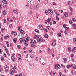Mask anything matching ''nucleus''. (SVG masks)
I'll return each mask as SVG.
<instances>
[{
    "mask_svg": "<svg viewBox=\"0 0 76 76\" xmlns=\"http://www.w3.org/2000/svg\"><path fill=\"white\" fill-rule=\"evenodd\" d=\"M9 38V35H7L6 37V39H8Z\"/></svg>",
    "mask_w": 76,
    "mask_h": 76,
    "instance_id": "a19ab883",
    "label": "nucleus"
},
{
    "mask_svg": "<svg viewBox=\"0 0 76 76\" xmlns=\"http://www.w3.org/2000/svg\"><path fill=\"white\" fill-rule=\"evenodd\" d=\"M63 27H64V28H66V25L64 24L63 25Z\"/></svg>",
    "mask_w": 76,
    "mask_h": 76,
    "instance_id": "09e8293b",
    "label": "nucleus"
},
{
    "mask_svg": "<svg viewBox=\"0 0 76 76\" xmlns=\"http://www.w3.org/2000/svg\"><path fill=\"white\" fill-rule=\"evenodd\" d=\"M70 3H71V1H69L68 2V3L67 4L68 5H70Z\"/></svg>",
    "mask_w": 76,
    "mask_h": 76,
    "instance_id": "f704fd0d",
    "label": "nucleus"
},
{
    "mask_svg": "<svg viewBox=\"0 0 76 76\" xmlns=\"http://www.w3.org/2000/svg\"><path fill=\"white\" fill-rule=\"evenodd\" d=\"M25 39H26V41L27 40V41H29V37H25Z\"/></svg>",
    "mask_w": 76,
    "mask_h": 76,
    "instance_id": "f8f14e48",
    "label": "nucleus"
},
{
    "mask_svg": "<svg viewBox=\"0 0 76 76\" xmlns=\"http://www.w3.org/2000/svg\"><path fill=\"white\" fill-rule=\"evenodd\" d=\"M50 75L51 76H53V72L52 71L50 72Z\"/></svg>",
    "mask_w": 76,
    "mask_h": 76,
    "instance_id": "603ef678",
    "label": "nucleus"
},
{
    "mask_svg": "<svg viewBox=\"0 0 76 76\" xmlns=\"http://www.w3.org/2000/svg\"><path fill=\"white\" fill-rule=\"evenodd\" d=\"M69 22L70 24H72V23H73V22L72 21V20H70L69 21Z\"/></svg>",
    "mask_w": 76,
    "mask_h": 76,
    "instance_id": "2f4dec72",
    "label": "nucleus"
},
{
    "mask_svg": "<svg viewBox=\"0 0 76 76\" xmlns=\"http://www.w3.org/2000/svg\"><path fill=\"white\" fill-rule=\"evenodd\" d=\"M18 30H19V31H20L21 30L20 29V27H18Z\"/></svg>",
    "mask_w": 76,
    "mask_h": 76,
    "instance_id": "c03bdc74",
    "label": "nucleus"
},
{
    "mask_svg": "<svg viewBox=\"0 0 76 76\" xmlns=\"http://www.w3.org/2000/svg\"><path fill=\"white\" fill-rule=\"evenodd\" d=\"M72 62H74L75 61L74 60V59H72Z\"/></svg>",
    "mask_w": 76,
    "mask_h": 76,
    "instance_id": "69168bd1",
    "label": "nucleus"
},
{
    "mask_svg": "<svg viewBox=\"0 0 76 76\" xmlns=\"http://www.w3.org/2000/svg\"><path fill=\"white\" fill-rule=\"evenodd\" d=\"M35 60H36V61H38V57H36Z\"/></svg>",
    "mask_w": 76,
    "mask_h": 76,
    "instance_id": "de8ad7c7",
    "label": "nucleus"
},
{
    "mask_svg": "<svg viewBox=\"0 0 76 76\" xmlns=\"http://www.w3.org/2000/svg\"><path fill=\"white\" fill-rule=\"evenodd\" d=\"M44 37L45 38H48V34H45L44 35Z\"/></svg>",
    "mask_w": 76,
    "mask_h": 76,
    "instance_id": "f3484780",
    "label": "nucleus"
},
{
    "mask_svg": "<svg viewBox=\"0 0 76 76\" xmlns=\"http://www.w3.org/2000/svg\"><path fill=\"white\" fill-rule=\"evenodd\" d=\"M26 42V40H25V39L24 41V43L25 44V46H28V44Z\"/></svg>",
    "mask_w": 76,
    "mask_h": 76,
    "instance_id": "ddd939ff",
    "label": "nucleus"
},
{
    "mask_svg": "<svg viewBox=\"0 0 76 76\" xmlns=\"http://www.w3.org/2000/svg\"><path fill=\"white\" fill-rule=\"evenodd\" d=\"M36 8H37V9H38V8L39 7L38 6V5L37 4L36 6Z\"/></svg>",
    "mask_w": 76,
    "mask_h": 76,
    "instance_id": "5fc2aeb1",
    "label": "nucleus"
},
{
    "mask_svg": "<svg viewBox=\"0 0 76 76\" xmlns=\"http://www.w3.org/2000/svg\"><path fill=\"white\" fill-rule=\"evenodd\" d=\"M60 32L61 33H63V30H62V29H61L60 30Z\"/></svg>",
    "mask_w": 76,
    "mask_h": 76,
    "instance_id": "3c124183",
    "label": "nucleus"
},
{
    "mask_svg": "<svg viewBox=\"0 0 76 76\" xmlns=\"http://www.w3.org/2000/svg\"><path fill=\"white\" fill-rule=\"evenodd\" d=\"M44 30L45 31H46V32H48V30H47V29H44Z\"/></svg>",
    "mask_w": 76,
    "mask_h": 76,
    "instance_id": "49530a36",
    "label": "nucleus"
},
{
    "mask_svg": "<svg viewBox=\"0 0 76 76\" xmlns=\"http://www.w3.org/2000/svg\"><path fill=\"white\" fill-rule=\"evenodd\" d=\"M37 42L39 44H40L41 43V42H45V40H43V39L42 38H39L38 39H37Z\"/></svg>",
    "mask_w": 76,
    "mask_h": 76,
    "instance_id": "f257e3e1",
    "label": "nucleus"
},
{
    "mask_svg": "<svg viewBox=\"0 0 76 76\" xmlns=\"http://www.w3.org/2000/svg\"><path fill=\"white\" fill-rule=\"evenodd\" d=\"M69 9L70 10L71 12H73V9L71 7H69Z\"/></svg>",
    "mask_w": 76,
    "mask_h": 76,
    "instance_id": "7c9ffc66",
    "label": "nucleus"
},
{
    "mask_svg": "<svg viewBox=\"0 0 76 76\" xmlns=\"http://www.w3.org/2000/svg\"><path fill=\"white\" fill-rule=\"evenodd\" d=\"M4 23H6V19H4Z\"/></svg>",
    "mask_w": 76,
    "mask_h": 76,
    "instance_id": "13d9d810",
    "label": "nucleus"
},
{
    "mask_svg": "<svg viewBox=\"0 0 76 76\" xmlns=\"http://www.w3.org/2000/svg\"><path fill=\"white\" fill-rule=\"evenodd\" d=\"M69 29V27H66L65 29V30H67V29Z\"/></svg>",
    "mask_w": 76,
    "mask_h": 76,
    "instance_id": "a18cd8bd",
    "label": "nucleus"
},
{
    "mask_svg": "<svg viewBox=\"0 0 76 76\" xmlns=\"http://www.w3.org/2000/svg\"><path fill=\"white\" fill-rule=\"evenodd\" d=\"M68 50L69 51H72V50H71V47H70V46H69L68 47Z\"/></svg>",
    "mask_w": 76,
    "mask_h": 76,
    "instance_id": "aec40b11",
    "label": "nucleus"
},
{
    "mask_svg": "<svg viewBox=\"0 0 76 76\" xmlns=\"http://www.w3.org/2000/svg\"><path fill=\"white\" fill-rule=\"evenodd\" d=\"M61 33H58V37H61Z\"/></svg>",
    "mask_w": 76,
    "mask_h": 76,
    "instance_id": "bb28decb",
    "label": "nucleus"
},
{
    "mask_svg": "<svg viewBox=\"0 0 76 76\" xmlns=\"http://www.w3.org/2000/svg\"><path fill=\"white\" fill-rule=\"evenodd\" d=\"M2 2L4 3V4H7V2L6 1V0H3V1H2Z\"/></svg>",
    "mask_w": 76,
    "mask_h": 76,
    "instance_id": "dca6fc26",
    "label": "nucleus"
},
{
    "mask_svg": "<svg viewBox=\"0 0 76 76\" xmlns=\"http://www.w3.org/2000/svg\"><path fill=\"white\" fill-rule=\"evenodd\" d=\"M10 74H11V75H13V74L12 72H10Z\"/></svg>",
    "mask_w": 76,
    "mask_h": 76,
    "instance_id": "0e129e2a",
    "label": "nucleus"
},
{
    "mask_svg": "<svg viewBox=\"0 0 76 76\" xmlns=\"http://www.w3.org/2000/svg\"><path fill=\"white\" fill-rule=\"evenodd\" d=\"M1 60L3 61V60H4V57L3 56H2L1 58Z\"/></svg>",
    "mask_w": 76,
    "mask_h": 76,
    "instance_id": "58836bf2",
    "label": "nucleus"
},
{
    "mask_svg": "<svg viewBox=\"0 0 76 76\" xmlns=\"http://www.w3.org/2000/svg\"><path fill=\"white\" fill-rule=\"evenodd\" d=\"M49 12L51 15H53V11L51 9H49L48 10Z\"/></svg>",
    "mask_w": 76,
    "mask_h": 76,
    "instance_id": "0eeeda50",
    "label": "nucleus"
},
{
    "mask_svg": "<svg viewBox=\"0 0 76 76\" xmlns=\"http://www.w3.org/2000/svg\"><path fill=\"white\" fill-rule=\"evenodd\" d=\"M13 12L14 13H15V14H18V13L17 12V10H13Z\"/></svg>",
    "mask_w": 76,
    "mask_h": 76,
    "instance_id": "4be33fe9",
    "label": "nucleus"
},
{
    "mask_svg": "<svg viewBox=\"0 0 76 76\" xmlns=\"http://www.w3.org/2000/svg\"><path fill=\"white\" fill-rule=\"evenodd\" d=\"M71 57H74V55H71Z\"/></svg>",
    "mask_w": 76,
    "mask_h": 76,
    "instance_id": "bf43d9fd",
    "label": "nucleus"
},
{
    "mask_svg": "<svg viewBox=\"0 0 76 76\" xmlns=\"http://www.w3.org/2000/svg\"><path fill=\"white\" fill-rule=\"evenodd\" d=\"M46 28H47L48 29L50 30L51 29V27L49 26H47L46 27Z\"/></svg>",
    "mask_w": 76,
    "mask_h": 76,
    "instance_id": "b1692460",
    "label": "nucleus"
},
{
    "mask_svg": "<svg viewBox=\"0 0 76 76\" xmlns=\"http://www.w3.org/2000/svg\"><path fill=\"white\" fill-rule=\"evenodd\" d=\"M31 46L32 47H34V48H36V46L34 44H31Z\"/></svg>",
    "mask_w": 76,
    "mask_h": 76,
    "instance_id": "412c9836",
    "label": "nucleus"
},
{
    "mask_svg": "<svg viewBox=\"0 0 76 76\" xmlns=\"http://www.w3.org/2000/svg\"><path fill=\"white\" fill-rule=\"evenodd\" d=\"M14 70H16V67L15 66L14 67Z\"/></svg>",
    "mask_w": 76,
    "mask_h": 76,
    "instance_id": "052dcab7",
    "label": "nucleus"
},
{
    "mask_svg": "<svg viewBox=\"0 0 76 76\" xmlns=\"http://www.w3.org/2000/svg\"><path fill=\"white\" fill-rule=\"evenodd\" d=\"M28 4H31V1H29L28 2Z\"/></svg>",
    "mask_w": 76,
    "mask_h": 76,
    "instance_id": "4c0bfd02",
    "label": "nucleus"
},
{
    "mask_svg": "<svg viewBox=\"0 0 76 76\" xmlns=\"http://www.w3.org/2000/svg\"><path fill=\"white\" fill-rule=\"evenodd\" d=\"M64 15L65 18L68 17V13L67 12H65V13L64 14Z\"/></svg>",
    "mask_w": 76,
    "mask_h": 76,
    "instance_id": "4468645a",
    "label": "nucleus"
},
{
    "mask_svg": "<svg viewBox=\"0 0 76 76\" xmlns=\"http://www.w3.org/2000/svg\"><path fill=\"white\" fill-rule=\"evenodd\" d=\"M32 11H30V14L31 15H32Z\"/></svg>",
    "mask_w": 76,
    "mask_h": 76,
    "instance_id": "e2e57ef3",
    "label": "nucleus"
},
{
    "mask_svg": "<svg viewBox=\"0 0 76 76\" xmlns=\"http://www.w3.org/2000/svg\"><path fill=\"white\" fill-rule=\"evenodd\" d=\"M21 55H20V54H19L18 56V60H21Z\"/></svg>",
    "mask_w": 76,
    "mask_h": 76,
    "instance_id": "1a4fd4ad",
    "label": "nucleus"
},
{
    "mask_svg": "<svg viewBox=\"0 0 76 76\" xmlns=\"http://www.w3.org/2000/svg\"><path fill=\"white\" fill-rule=\"evenodd\" d=\"M45 13L46 15H48V12L47 10H46L45 11Z\"/></svg>",
    "mask_w": 76,
    "mask_h": 76,
    "instance_id": "c756f323",
    "label": "nucleus"
},
{
    "mask_svg": "<svg viewBox=\"0 0 76 76\" xmlns=\"http://www.w3.org/2000/svg\"><path fill=\"white\" fill-rule=\"evenodd\" d=\"M32 49H30L28 50L29 53H31V52H32Z\"/></svg>",
    "mask_w": 76,
    "mask_h": 76,
    "instance_id": "37998d69",
    "label": "nucleus"
},
{
    "mask_svg": "<svg viewBox=\"0 0 76 76\" xmlns=\"http://www.w3.org/2000/svg\"><path fill=\"white\" fill-rule=\"evenodd\" d=\"M54 12H55V14H57V13L56 12V10H54Z\"/></svg>",
    "mask_w": 76,
    "mask_h": 76,
    "instance_id": "338daca9",
    "label": "nucleus"
},
{
    "mask_svg": "<svg viewBox=\"0 0 76 76\" xmlns=\"http://www.w3.org/2000/svg\"><path fill=\"white\" fill-rule=\"evenodd\" d=\"M56 40H54V42L52 44V47H54V46L56 45Z\"/></svg>",
    "mask_w": 76,
    "mask_h": 76,
    "instance_id": "423d86ee",
    "label": "nucleus"
},
{
    "mask_svg": "<svg viewBox=\"0 0 76 76\" xmlns=\"http://www.w3.org/2000/svg\"><path fill=\"white\" fill-rule=\"evenodd\" d=\"M73 40L74 42L75 43H76V38H74L73 39Z\"/></svg>",
    "mask_w": 76,
    "mask_h": 76,
    "instance_id": "a878e982",
    "label": "nucleus"
},
{
    "mask_svg": "<svg viewBox=\"0 0 76 76\" xmlns=\"http://www.w3.org/2000/svg\"><path fill=\"white\" fill-rule=\"evenodd\" d=\"M50 21H51V18H49L47 19V20L45 21V24H47V22L48 23L50 22Z\"/></svg>",
    "mask_w": 76,
    "mask_h": 76,
    "instance_id": "7ed1b4c3",
    "label": "nucleus"
},
{
    "mask_svg": "<svg viewBox=\"0 0 76 76\" xmlns=\"http://www.w3.org/2000/svg\"><path fill=\"white\" fill-rule=\"evenodd\" d=\"M6 51H9V50H8V49H7V48H6V49H5Z\"/></svg>",
    "mask_w": 76,
    "mask_h": 76,
    "instance_id": "6e6d98bb",
    "label": "nucleus"
},
{
    "mask_svg": "<svg viewBox=\"0 0 76 76\" xmlns=\"http://www.w3.org/2000/svg\"><path fill=\"white\" fill-rule=\"evenodd\" d=\"M60 65L59 64H56L55 65V68L56 70H58V69H60Z\"/></svg>",
    "mask_w": 76,
    "mask_h": 76,
    "instance_id": "f03ea898",
    "label": "nucleus"
},
{
    "mask_svg": "<svg viewBox=\"0 0 76 76\" xmlns=\"http://www.w3.org/2000/svg\"><path fill=\"white\" fill-rule=\"evenodd\" d=\"M39 28H40V29L42 30V31H44V28L42 27V25H40L39 26Z\"/></svg>",
    "mask_w": 76,
    "mask_h": 76,
    "instance_id": "9d476101",
    "label": "nucleus"
},
{
    "mask_svg": "<svg viewBox=\"0 0 76 76\" xmlns=\"http://www.w3.org/2000/svg\"><path fill=\"white\" fill-rule=\"evenodd\" d=\"M73 67L74 69H76V66H75V64H73Z\"/></svg>",
    "mask_w": 76,
    "mask_h": 76,
    "instance_id": "cd10ccee",
    "label": "nucleus"
},
{
    "mask_svg": "<svg viewBox=\"0 0 76 76\" xmlns=\"http://www.w3.org/2000/svg\"><path fill=\"white\" fill-rule=\"evenodd\" d=\"M4 56L5 57H6V53H4Z\"/></svg>",
    "mask_w": 76,
    "mask_h": 76,
    "instance_id": "680f3d73",
    "label": "nucleus"
},
{
    "mask_svg": "<svg viewBox=\"0 0 76 76\" xmlns=\"http://www.w3.org/2000/svg\"><path fill=\"white\" fill-rule=\"evenodd\" d=\"M63 60L64 61H67V58H64Z\"/></svg>",
    "mask_w": 76,
    "mask_h": 76,
    "instance_id": "79ce46f5",
    "label": "nucleus"
},
{
    "mask_svg": "<svg viewBox=\"0 0 76 76\" xmlns=\"http://www.w3.org/2000/svg\"><path fill=\"white\" fill-rule=\"evenodd\" d=\"M5 72H7L9 70V67L7 65H6L5 66Z\"/></svg>",
    "mask_w": 76,
    "mask_h": 76,
    "instance_id": "39448f33",
    "label": "nucleus"
},
{
    "mask_svg": "<svg viewBox=\"0 0 76 76\" xmlns=\"http://www.w3.org/2000/svg\"><path fill=\"white\" fill-rule=\"evenodd\" d=\"M17 40L15 38H14L13 39V41H16Z\"/></svg>",
    "mask_w": 76,
    "mask_h": 76,
    "instance_id": "8fccbe9b",
    "label": "nucleus"
},
{
    "mask_svg": "<svg viewBox=\"0 0 76 76\" xmlns=\"http://www.w3.org/2000/svg\"><path fill=\"white\" fill-rule=\"evenodd\" d=\"M64 33L65 34H67V31H65Z\"/></svg>",
    "mask_w": 76,
    "mask_h": 76,
    "instance_id": "864d4df0",
    "label": "nucleus"
},
{
    "mask_svg": "<svg viewBox=\"0 0 76 76\" xmlns=\"http://www.w3.org/2000/svg\"><path fill=\"white\" fill-rule=\"evenodd\" d=\"M53 5H56V4L54 2H53Z\"/></svg>",
    "mask_w": 76,
    "mask_h": 76,
    "instance_id": "774afa93",
    "label": "nucleus"
},
{
    "mask_svg": "<svg viewBox=\"0 0 76 76\" xmlns=\"http://www.w3.org/2000/svg\"><path fill=\"white\" fill-rule=\"evenodd\" d=\"M34 42H33V43H34V44H35L36 43V41L35 40H33Z\"/></svg>",
    "mask_w": 76,
    "mask_h": 76,
    "instance_id": "4d7b16f0",
    "label": "nucleus"
},
{
    "mask_svg": "<svg viewBox=\"0 0 76 76\" xmlns=\"http://www.w3.org/2000/svg\"><path fill=\"white\" fill-rule=\"evenodd\" d=\"M2 13L4 16H5L6 15V14L7 13H6V10H4V11Z\"/></svg>",
    "mask_w": 76,
    "mask_h": 76,
    "instance_id": "9b49d317",
    "label": "nucleus"
},
{
    "mask_svg": "<svg viewBox=\"0 0 76 76\" xmlns=\"http://www.w3.org/2000/svg\"><path fill=\"white\" fill-rule=\"evenodd\" d=\"M20 33L21 34H25V32H24V31H23V30L21 29L20 31Z\"/></svg>",
    "mask_w": 76,
    "mask_h": 76,
    "instance_id": "a211bd4d",
    "label": "nucleus"
},
{
    "mask_svg": "<svg viewBox=\"0 0 76 76\" xmlns=\"http://www.w3.org/2000/svg\"><path fill=\"white\" fill-rule=\"evenodd\" d=\"M11 60L13 62H15V55H12L11 57Z\"/></svg>",
    "mask_w": 76,
    "mask_h": 76,
    "instance_id": "20e7f679",
    "label": "nucleus"
},
{
    "mask_svg": "<svg viewBox=\"0 0 76 76\" xmlns=\"http://www.w3.org/2000/svg\"><path fill=\"white\" fill-rule=\"evenodd\" d=\"M56 19L57 20H59V18L57 16H56Z\"/></svg>",
    "mask_w": 76,
    "mask_h": 76,
    "instance_id": "ea45409f",
    "label": "nucleus"
},
{
    "mask_svg": "<svg viewBox=\"0 0 76 76\" xmlns=\"http://www.w3.org/2000/svg\"><path fill=\"white\" fill-rule=\"evenodd\" d=\"M11 34L12 35H14V36H15V37H16V36L17 35V33H16V32H14L13 31L12 32Z\"/></svg>",
    "mask_w": 76,
    "mask_h": 76,
    "instance_id": "6e6552de",
    "label": "nucleus"
},
{
    "mask_svg": "<svg viewBox=\"0 0 76 76\" xmlns=\"http://www.w3.org/2000/svg\"><path fill=\"white\" fill-rule=\"evenodd\" d=\"M56 75H57V74H56V72H53V76H56Z\"/></svg>",
    "mask_w": 76,
    "mask_h": 76,
    "instance_id": "c85d7f7f",
    "label": "nucleus"
},
{
    "mask_svg": "<svg viewBox=\"0 0 76 76\" xmlns=\"http://www.w3.org/2000/svg\"><path fill=\"white\" fill-rule=\"evenodd\" d=\"M35 31L36 32H37V33H39V30H38L37 29H35Z\"/></svg>",
    "mask_w": 76,
    "mask_h": 76,
    "instance_id": "5701e85b",
    "label": "nucleus"
},
{
    "mask_svg": "<svg viewBox=\"0 0 76 76\" xmlns=\"http://www.w3.org/2000/svg\"><path fill=\"white\" fill-rule=\"evenodd\" d=\"M17 47L19 49H20V47H21V46H20V45H18L17 46Z\"/></svg>",
    "mask_w": 76,
    "mask_h": 76,
    "instance_id": "e433bc0d",
    "label": "nucleus"
},
{
    "mask_svg": "<svg viewBox=\"0 0 76 76\" xmlns=\"http://www.w3.org/2000/svg\"><path fill=\"white\" fill-rule=\"evenodd\" d=\"M72 26L74 28V29H75V28H76V25H75V24H72Z\"/></svg>",
    "mask_w": 76,
    "mask_h": 76,
    "instance_id": "6ab92c4d",
    "label": "nucleus"
},
{
    "mask_svg": "<svg viewBox=\"0 0 76 76\" xmlns=\"http://www.w3.org/2000/svg\"><path fill=\"white\" fill-rule=\"evenodd\" d=\"M34 38L35 39L38 38H39V37H38V36H37V35H35L34 36Z\"/></svg>",
    "mask_w": 76,
    "mask_h": 76,
    "instance_id": "393cba45",
    "label": "nucleus"
},
{
    "mask_svg": "<svg viewBox=\"0 0 76 76\" xmlns=\"http://www.w3.org/2000/svg\"><path fill=\"white\" fill-rule=\"evenodd\" d=\"M19 40L20 41V44H22V42H23V39L22 38L20 39Z\"/></svg>",
    "mask_w": 76,
    "mask_h": 76,
    "instance_id": "2eb2a0df",
    "label": "nucleus"
},
{
    "mask_svg": "<svg viewBox=\"0 0 76 76\" xmlns=\"http://www.w3.org/2000/svg\"><path fill=\"white\" fill-rule=\"evenodd\" d=\"M53 24H56L57 23V22L54 21H53Z\"/></svg>",
    "mask_w": 76,
    "mask_h": 76,
    "instance_id": "72a5a7b5",
    "label": "nucleus"
},
{
    "mask_svg": "<svg viewBox=\"0 0 76 76\" xmlns=\"http://www.w3.org/2000/svg\"><path fill=\"white\" fill-rule=\"evenodd\" d=\"M67 68H69V67H70V65H68L66 66Z\"/></svg>",
    "mask_w": 76,
    "mask_h": 76,
    "instance_id": "473e14b6",
    "label": "nucleus"
},
{
    "mask_svg": "<svg viewBox=\"0 0 76 76\" xmlns=\"http://www.w3.org/2000/svg\"><path fill=\"white\" fill-rule=\"evenodd\" d=\"M72 20L73 21V22H76V19L75 18H72Z\"/></svg>",
    "mask_w": 76,
    "mask_h": 76,
    "instance_id": "c9c22d12",
    "label": "nucleus"
}]
</instances>
